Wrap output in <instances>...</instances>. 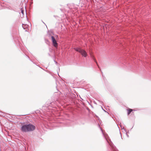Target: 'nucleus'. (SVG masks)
Instances as JSON below:
<instances>
[{
	"mask_svg": "<svg viewBox=\"0 0 151 151\" xmlns=\"http://www.w3.org/2000/svg\"><path fill=\"white\" fill-rule=\"evenodd\" d=\"M132 110H133L132 109H129L128 110V112H127L128 115H129L130 113L132 111Z\"/></svg>",
	"mask_w": 151,
	"mask_h": 151,
	"instance_id": "0eeeda50",
	"label": "nucleus"
},
{
	"mask_svg": "<svg viewBox=\"0 0 151 151\" xmlns=\"http://www.w3.org/2000/svg\"><path fill=\"white\" fill-rule=\"evenodd\" d=\"M74 49L76 51L80 53L83 56L85 57L87 56V53L85 50L80 48H75Z\"/></svg>",
	"mask_w": 151,
	"mask_h": 151,
	"instance_id": "f03ea898",
	"label": "nucleus"
},
{
	"mask_svg": "<svg viewBox=\"0 0 151 151\" xmlns=\"http://www.w3.org/2000/svg\"><path fill=\"white\" fill-rule=\"evenodd\" d=\"M51 38L53 46L55 47H57L58 46V43H57L55 38L53 36H52Z\"/></svg>",
	"mask_w": 151,
	"mask_h": 151,
	"instance_id": "7ed1b4c3",
	"label": "nucleus"
},
{
	"mask_svg": "<svg viewBox=\"0 0 151 151\" xmlns=\"http://www.w3.org/2000/svg\"><path fill=\"white\" fill-rule=\"evenodd\" d=\"M35 128V126L28 124L23 125L21 128V130L23 132H30L34 130Z\"/></svg>",
	"mask_w": 151,
	"mask_h": 151,
	"instance_id": "f257e3e1",
	"label": "nucleus"
},
{
	"mask_svg": "<svg viewBox=\"0 0 151 151\" xmlns=\"http://www.w3.org/2000/svg\"><path fill=\"white\" fill-rule=\"evenodd\" d=\"M21 12L22 14V16L25 14L26 15V17H27L26 15V12H25L24 11L22 10V9H21Z\"/></svg>",
	"mask_w": 151,
	"mask_h": 151,
	"instance_id": "39448f33",
	"label": "nucleus"
},
{
	"mask_svg": "<svg viewBox=\"0 0 151 151\" xmlns=\"http://www.w3.org/2000/svg\"><path fill=\"white\" fill-rule=\"evenodd\" d=\"M22 27L24 29H25L26 31L29 30V29L30 28V27L29 26L26 24H22Z\"/></svg>",
	"mask_w": 151,
	"mask_h": 151,
	"instance_id": "20e7f679",
	"label": "nucleus"
},
{
	"mask_svg": "<svg viewBox=\"0 0 151 151\" xmlns=\"http://www.w3.org/2000/svg\"><path fill=\"white\" fill-rule=\"evenodd\" d=\"M110 145L111 147L114 151H118L117 150L116 148L115 147H114L113 146H112L111 145Z\"/></svg>",
	"mask_w": 151,
	"mask_h": 151,
	"instance_id": "423d86ee",
	"label": "nucleus"
}]
</instances>
